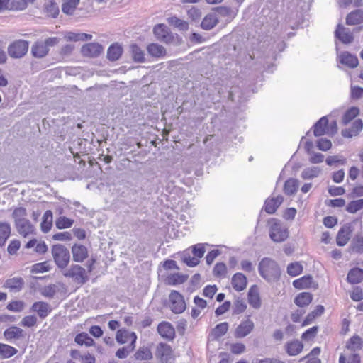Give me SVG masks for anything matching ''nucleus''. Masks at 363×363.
<instances>
[{
	"mask_svg": "<svg viewBox=\"0 0 363 363\" xmlns=\"http://www.w3.org/2000/svg\"><path fill=\"white\" fill-rule=\"evenodd\" d=\"M26 216L27 211L23 207L15 208L12 213L16 228L18 233L24 238L35 233V228L34 225L26 218Z\"/></svg>",
	"mask_w": 363,
	"mask_h": 363,
	"instance_id": "obj_1",
	"label": "nucleus"
},
{
	"mask_svg": "<svg viewBox=\"0 0 363 363\" xmlns=\"http://www.w3.org/2000/svg\"><path fill=\"white\" fill-rule=\"evenodd\" d=\"M259 273L267 281H274L280 276L277 263L268 257L263 258L259 264Z\"/></svg>",
	"mask_w": 363,
	"mask_h": 363,
	"instance_id": "obj_2",
	"label": "nucleus"
},
{
	"mask_svg": "<svg viewBox=\"0 0 363 363\" xmlns=\"http://www.w3.org/2000/svg\"><path fill=\"white\" fill-rule=\"evenodd\" d=\"M59 42L60 39L57 37H50L44 40H37L31 47V54L35 58H43L48 54L50 48L55 46Z\"/></svg>",
	"mask_w": 363,
	"mask_h": 363,
	"instance_id": "obj_3",
	"label": "nucleus"
},
{
	"mask_svg": "<svg viewBox=\"0 0 363 363\" xmlns=\"http://www.w3.org/2000/svg\"><path fill=\"white\" fill-rule=\"evenodd\" d=\"M51 253L57 267L65 270L70 260L69 250L61 244H55L52 247Z\"/></svg>",
	"mask_w": 363,
	"mask_h": 363,
	"instance_id": "obj_4",
	"label": "nucleus"
},
{
	"mask_svg": "<svg viewBox=\"0 0 363 363\" xmlns=\"http://www.w3.org/2000/svg\"><path fill=\"white\" fill-rule=\"evenodd\" d=\"M269 225V237L274 242H282L289 237L288 229L277 218H271Z\"/></svg>",
	"mask_w": 363,
	"mask_h": 363,
	"instance_id": "obj_5",
	"label": "nucleus"
},
{
	"mask_svg": "<svg viewBox=\"0 0 363 363\" xmlns=\"http://www.w3.org/2000/svg\"><path fill=\"white\" fill-rule=\"evenodd\" d=\"M62 274L81 285L86 283L89 279L86 270L79 264H72L68 269L62 271Z\"/></svg>",
	"mask_w": 363,
	"mask_h": 363,
	"instance_id": "obj_6",
	"label": "nucleus"
},
{
	"mask_svg": "<svg viewBox=\"0 0 363 363\" xmlns=\"http://www.w3.org/2000/svg\"><path fill=\"white\" fill-rule=\"evenodd\" d=\"M29 43L26 40H16L8 46L7 51L11 58L19 59L25 56L28 50Z\"/></svg>",
	"mask_w": 363,
	"mask_h": 363,
	"instance_id": "obj_7",
	"label": "nucleus"
},
{
	"mask_svg": "<svg viewBox=\"0 0 363 363\" xmlns=\"http://www.w3.org/2000/svg\"><path fill=\"white\" fill-rule=\"evenodd\" d=\"M313 134L315 137L322 136L325 134L334 135L336 133L337 128L336 122H334V130H329L328 120L326 116L322 117L313 125Z\"/></svg>",
	"mask_w": 363,
	"mask_h": 363,
	"instance_id": "obj_8",
	"label": "nucleus"
},
{
	"mask_svg": "<svg viewBox=\"0 0 363 363\" xmlns=\"http://www.w3.org/2000/svg\"><path fill=\"white\" fill-rule=\"evenodd\" d=\"M254 328L255 323L248 316L237 326L234 332V337L238 339L244 338L250 334Z\"/></svg>",
	"mask_w": 363,
	"mask_h": 363,
	"instance_id": "obj_9",
	"label": "nucleus"
},
{
	"mask_svg": "<svg viewBox=\"0 0 363 363\" xmlns=\"http://www.w3.org/2000/svg\"><path fill=\"white\" fill-rule=\"evenodd\" d=\"M170 308L174 313H181L186 308L184 297L177 291H172L169 294Z\"/></svg>",
	"mask_w": 363,
	"mask_h": 363,
	"instance_id": "obj_10",
	"label": "nucleus"
},
{
	"mask_svg": "<svg viewBox=\"0 0 363 363\" xmlns=\"http://www.w3.org/2000/svg\"><path fill=\"white\" fill-rule=\"evenodd\" d=\"M153 33L156 38L165 43H171L174 40V35L168 27L163 24H157L153 28Z\"/></svg>",
	"mask_w": 363,
	"mask_h": 363,
	"instance_id": "obj_11",
	"label": "nucleus"
},
{
	"mask_svg": "<svg viewBox=\"0 0 363 363\" xmlns=\"http://www.w3.org/2000/svg\"><path fill=\"white\" fill-rule=\"evenodd\" d=\"M156 356L162 363H169L172 359V350L171 346L166 343H160L157 347Z\"/></svg>",
	"mask_w": 363,
	"mask_h": 363,
	"instance_id": "obj_12",
	"label": "nucleus"
},
{
	"mask_svg": "<svg viewBox=\"0 0 363 363\" xmlns=\"http://www.w3.org/2000/svg\"><path fill=\"white\" fill-rule=\"evenodd\" d=\"M103 51V47L97 43H90L82 46V54L85 57H94L99 56Z\"/></svg>",
	"mask_w": 363,
	"mask_h": 363,
	"instance_id": "obj_13",
	"label": "nucleus"
},
{
	"mask_svg": "<svg viewBox=\"0 0 363 363\" xmlns=\"http://www.w3.org/2000/svg\"><path fill=\"white\" fill-rule=\"evenodd\" d=\"M116 340L120 344L130 342V345H135L137 335L134 332L127 330H118L116 333Z\"/></svg>",
	"mask_w": 363,
	"mask_h": 363,
	"instance_id": "obj_14",
	"label": "nucleus"
},
{
	"mask_svg": "<svg viewBox=\"0 0 363 363\" xmlns=\"http://www.w3.org/2000/svg\"><path fill=\"white\" fill-rule=\"evenodd\" d=\"M247 301L250 306L255 309H259L261 307L262 302L259 291L256 285H253L250 288L247 293Z\"/></svg>",
	"mask_w": 363,
	"mask_h": 363,
	"instance_id": "obj_15",
	"label": "nucleus"
},
{
	"mask_svg": "<svg viewBox=\"0 0 363 363\" xmlns=\"http://www.w3.org/2000/svg\"><path fill=\"white\" fill-rule=\"evenodd\" d=\"M30 310L37 313L41 319L45 318L52 311L50 306L44 301L35 302L32 305Z\"/></svg>",
	"mask_w": 363,
	"mask_h": 363,
	"instance_id": "obj_16",
	"label": "nucleus"
},
{
	"mask_svg": "<svg viewBox=\"0 0 363 363\" xmlns=\"http://www.w3.org/2000/svg\"><path fill=\"white\" fill-rule=\"evenodd\" d=\"M24 280L21 277H14L6 280L4 287L11 292L20 291L24 286Z\"/></svg>",
	"mask_w": 363,
	"mask_h": 363,
	"instance_id": "obj_17",
	"label": "nucleus"
},
{
	"mask_svg": "<svg viewBox=\"0 0 363 363\" xmlns=\"http://www.w3.org/2000/svg\"><path fill=\"white\" fill-rule=\"evenodd\" d=\"M283 201L284 197L281 195L276 197L268 198L264 202V211L269 214H273Z\"/></svg>",
	"mask_w": 363,
	"mask_h": 363,
	"instance_id": "obj_18",
	"label": "nucleus"
},
{
	"mask_svg": "<svg viewBox=\"0 0 363 363\" xmlns=\"http://www.w3.org/2000/svg\"><path fill=\"white\" fill-rule=\"evenodd\" d=\"M335 37L342 43L349 44L353 41V33L348 29L338 24L335 30Z\"/></svg>",
	"mask_w": 363,
	"mask_h": 363,
	"instance_id": "obj_19",
	"label": "nucleus"
},
{
	"mask_svg": "<svg viewBox=\"0 0 363 363\" xmlns=\"http://www.w3.org/2000/svg\"><path fill=\"white\" fill-rule=\"evenodd\" d=\"M159 334L164 338L172 340L175 335L174 327L168 322H162L157 326Z\"/></svg>",
	"mask_w": 363,
	"mask_h": 363,
	"instance_id": "obj_20",
	"label": "nucleus"
},
{
	"mask_svg": "<svg viewBox=\"0 0 363 363\" xmlns=\"http://www.w3.org/2000/svg\"><path fill=\"white\" fill-rule=\"evenodd\" d=\"M340 63L348 67L355 68L359 64L358 58L348 52H343L338 55Z\"/></svg>",
	"mask_w": 363,
	"mask_h": 363,
	"instance_id": "obj_21",
	"label": "nucleus"
},
{
	"mask_svg": "<svg viewBox=\"0 0 363 363\" xmlns=\"http://www.w3.org/2000/svg\"><path fill=\"white\" fill-rule=\"evenodd\" d=\"M73 260L76 262H82L88 257V251L82 245H74L72 247Z\"/></svg>",
	"mask_w": 363,
	"mask_h": 363,
	"instance_id": "obj_22",
	"label": "nucleus"
},
{
	"mask_svg": "<svg viewBox=\"0 0 363 363\" xmlns=\"http://www.w3.org/2000/svg\"><path fill=\"white\" fill-rule=\"evenodd\" d=\"M363 128V123L361 119H357L353 123L350 128L342 130V135L344 138H352L359 134Z\"/></svg>",
	"mask_w": 363,
	"mask_h": 363,
	"instance_id": "obj_23",
	"label": "nucleus"
},
{
	"mask_svg": "<svg viewBox=\"0 0 363 363\" xmlns=\"http://www.w3.org/2000/svg\"><path fill=\"white\" fill-rule=\"evenodd\" d=\"M352 233L351 227L349 225L343 226L337 233L336 242L338 246H345L350 239Z\"/></svg>",
	"mask_w": 363,
	"mask_h": 363,
	"instance_id": "obj_24",
	"label": "nucleus"
},
{
	"mask_svg": "<svg viewBox=\"0 0 363 363\" xmlns=\"http://www.w3.org/2000/svg\"><path fill=\"white\" fill-rule=\"evenodd\" d=\"M303 348V343L298 340L287 342L285 345L286 353L290 356H296L300 354Z\"/></svg>",
	"mask_w": 363,
	"mask_h": 363,
	"instance_id": "obj_25",
	"label": "nucleus"
},
{
	"mask_svg": "<svg viewBox=\"0 0 363 363\" xmlns=\"http://www.w3.org/2000/svg\"><path fill=\"white\" fill-rule=\"evenodd\" d=\"M247 277L242 273H235L231 279L233 289L237 291L244 290L247 286Z\"/></svg>",
	"mask_w": 363,
	"mask_h": 363,
	"instance_id": "obj_26",
	"label": "nucleus"
},
{
	"mask_svg": "<svg viewBox=\"0 0 363 363\" xmlns=\"http://www.w3.org/2000/svg\"><path fill=\"white\" fill-rule=\"evenodd\" d=\"M4 335L6 340L12 342L13 340H18L24 336L23 330L16 326H11L7 328Z\"/></svg>",
	"mask_w": 363,
	"mask_h": 363,
	"instance_id": "obj_27",
	"label": "nucleus"
},
{
	"mask_svg": "<svg viewBox=\"0 0 363 363\" xmlns=\"http://www.w3.org/2000/svg\"><path fill=\"white\" fill-rule=\"evenodd\" d=\"M218 23V18L215 13H210L207 14L203 19L201 23L202 29L209 30L213 29Z\"/></svg>",
	"mask_w": 363,
	"mask_h": 363,
	"instance_id": "obj_28",
	"label": "nucleus"
},
{
	"mask_svg": "<svg viewBox=\"0 0 363 363\" xmlns=\"http://www.w3.org/2000/svg\"><path fill=\"white\" fill-rule=\"evenodd\" d=\"M363 22V9H357L350 12L346 18V23L353 26L358 25Z\"/></svg>",
	"mask_w": 363,
	"mask_h": 363,
	"instance_id": "obj_29",
	"label": "nucleus"
},
{
	"mask_svg": "<svg viewBox=\"0 0 363 363\" xmlns=\"http://www.w3.org/2000/svg\"><path fill=\"white\" fill-rule=\"evenodd\" d=\"M148 54L153 57H162L166 55V49L157 43H150L147 46Z\"/></svg>",
	"mask_w": 363,
	"mask_h": 363,
	"instance_id": "obj_30",
	"label": "nucleus"
},
{
	"mask_svg": "<svg viewBox=\"0 0 363 363\" xmlns=\"http://www.w3.org/2000/svg\"><path fill=\"white\" fill-rule=\"evenodd\" d=\"M52 225V212L50 210H47L42 218V222L40 223L41 230L46 233L49 232Z\"/></svg>",
	"mask_w": 363,
	"mask_h": 363,
	"instance_id": "obj_31",
	"label": "nucleus"
},
{
	"mask_svg": "<svg viewBox=\"0 0 363 363\" xmlns=\"http://www.w3.org/2000/svg\"><path fill=\"white\" fill-rule=\"evenodd\" d=\"M298 188V181L296 179L290 178L287 179L284 185V192L288 196L294 195Z\"/></svg>",
	"mask_w": 363,
	"mask_h": 363,
	"instance_id": "obj_32",
	"label": "nucleus"
},
{
	"mask_svg": "<svg viewBox=\"0 0 363 363\" xmlns=\"http://www.w3.org/2000/svg\"><path fill=\"white\" fill-rule=\"evenodd\" d=\"M347 279L351 284H358L363 280V269L353 268L348 272Z\"/></svg>",
	"mask_w": 363,
	"mask_h": 363,
	"instance_id": "obj_33",
	"label": "nucleus"
},
{
	"mask_svg": "<svg viewBox=\"0 0 363 363\" xmlns=\"http://www.w3.org/2000/svg\"><path fill=\"white\" fill-rule=\"evenodd\" d=\"M123 52V48L118 44L111 45L107 51V57L111 61H116L119 59Z\"/></svg>",
	"mask_w": 363,
	"mask_h": 363,
	"instance_id": "obj_34",
	"label": "nucleus"
},
{
	"mask_svg": "<svg viewBox=\"0 0 363 363\" xmlns=\"http://www.w3.org/2000/svg\"><path fill=\"white\" fill-rule=\"evenodd\" d=\"M11 235V225L6 222L0 223V247L5 245Z\"/></svg>",
	"mask_w": 363,
	"mask_h": 363,
	"instance_id": "obj_35",
	"label": "nucleus"
},
{
	"mask_svg": "<svg viewBox=\"0 0 363 363\" xmlns=\"http://www.w3.org/2000/svg\"><path fill=\"white\" fill-rule=\"evenodd\" d=\"M321 172V169L318 167H310L305 168L301 174V177L303 179H313L319 176Z\"/></svg>",
	"mask_w": 363,
	"mask_h": 363,
	"instance_id": "obj_36",
	"label": "nucleus"
},
{
	"mask_svg": "<svg viewBox=\"0 0 363 363\" xmlns=\"http://www.w3.org/2000/svg\"><path fill=\"white\" fill-rule=\"evenodd\" d=\"M18 352L17 349L6 344L0 343V358L9 359Z\"/></svg>",
	"mask_w": 363,
	"mask_h": 363,
	"instance_id": "obj_37",
	"label": "nucleus"
},
{
	"mask_svg": "<svg viewBox=\"0 0 363 363\" xmlns=\"http://www.w3.org/2000/svg\"><path fill=\"white\" fill-rule=\"evenodd\" d=\"M313 297L310 293L302 292L299 294L294 299V303L299 307H304L309 305L312 301Z\"/></svg>",
	"mask_w": 363,
	"mask_h": 363,
	"instance_id": "obj_38",
	"label": "nucleus"
},
{
	"mask_svg": "<svg viewBox=\"0 0 363 363\" xmlns=\"http://www.w3.org/2000/svg\"><path fill=\"white\" fill-rule=\"evenodd\" d=\"M134 357L137 360H150L153 355L150 349L147 347H140L135 353Z\"/></svg>",
	"mask_w": 363,
	"mask_h": 363,
	"instance_id": "obj_39",
	"label": "nucleus"
},
{
	"mask_svg": "<svg viewBox=\"0 0 363 363\" xmlns=\"http://www.w3.org/2000/svg\"><path fill=\"white\" fill-rule=\"evenodd\" d=\"M313 277L310 275L303 276L293 281V286L296 289H302L309 288L312 284Z\"/></svg>",
	"mask_w": 363,
	"mask_h": 363,
	"instance_id": "obj_40",
	"label": "nucleus"
},
{
	"mask_svg": "<svg viewBox=\"0 0 363 363\" xmlns=\"http://www.w3.org/2000/svg\"><path fill=\"white\" fill-rule=\"evenodd\" d=\"M228 330V323L223 322L218 324L211 331V335L213 339H218L223 336Z\"/></svg>",
	"mask_w": 363,
	"mask_h": 363,
	"instance_id": "obj_41",
	"label": "nucleus"
},
{
	"mask_svg": "<svg viewBox=\"0 0 363 363\" xmlns=\"http://www.w3.org/2000/svg\"><path fill=\"white\" fill-rule=\"evenodd\" d=\"M74 341L79 345H84L86 347H90L94 345V340L86 333L77 334L74 338Z\"/></svg>",
	"mask_w": 363,
	"mask_h": 363,
	"instance_id": "obj_42",
	"label": "nucleus"
},
{
	"mask_svg": "<svg viewBox=\"0 0 363 363\" xmlns=\"http://www.w3.org/2000/svg\"><path fill=\"white\" fill-rule=\"evenodd\" d=\"M130 52L132 54L133 59L135 62H145V52L144 51L136 44H133L130 45Z\"/></svg>",
	"mask_w": 363,
	"mask_h": 363,
	"instance_id": "obj_43",
	"label": "nucleus"
},
{
	"mask_svg": "<svg viewBox=\"0 0 363 363\" xmlns=\"http://www.w3.org/2000/svg\"><path fill=\"white\" fill-rule=\"evenodd\" d=\"M79 2V0H63L62 4V12L67 15H72L75 11Z\"/></svg>",
	"mask_w": 363,
	"mask_h": 363,
	"instance_id": "obj_44",
	"label": "nucleus"
},
{
	"mask_svg": "<svg viewBox=\"0 0 363 363\" xmlns=\"http://www.w3.org/2000/svg\"><path fill=\"white\" fill-rule=\"evenodd\" d=\"M362 339L359 336L354 335L349 340L346 347L347 350L354 352L362 349Z\"/></svg>",
	"mask_w": 363,
	"mask_h": 363,
	"instance_id": "obj_45",
	"label": "nucleus"
},
{
	"mask_svg": "<svg viewBox=\"0 0 363 363\" xmlns=\"http://www.w3.org/2000/svg\"><path fill=\"white\" fill-rule=\"evenodd\" d=\"M168 23L179 28L180 30H187L189 28V24L186 21L182 20L177 16H172L168 18Z\"/></svg>",
	"mask_w": 363,
	"mask_h": 363,
	"instance_id": "obj_46",
	"label": "nucleus"
},
{
	"mask_svg": "<svg viewBox=\"0 0 363 363\" xmlns=\"http://www.w3.org/2000/svg\"><path fill=\"white\" fill-rule=\"evenodd\" d=\"M74 223L72 219L68 218L65 216H60L55 220V225L58 229H65L72 227Z\"/></svg>",
	"mask_w": 363,
	"mask_h": 363,
	"instance_id": "obj_47",
	"label": "nucleus"
},
{
	"mask_svg": "<svg viewBox=\"0 0 363 363\" xmlns=\"http://www.w3.org/2000/svg\"><path fill=\"white\" fill-rule=\"evenodd\" d=\"M359 114V109L357 107H352L348 109L342 116V123L345 125L349 123Z\"/></svg>",
	"mask_w": 363,
	"mask_h": 363,
	"instance_id": "obj_48",
	"label": "nucleus"
},
{
	"mask_svg": "<svg viewBox=\"0 0 363 363\" xmlns=\"http://www.w3.org/2000/svg\"><path fill=\"white\" fill-rule=\"evenodd\" d=\"M363 208V199L355 200L350 202L346 211L350 213H355Z\"/></svg>",
	"mask_w": 363,
	"mask_h": 363,
	"instance_id": "obj_49",
	"label": "nucleus"
},
{
	"mask_svg": "<svg viewBox=\"0 0 363 363\" xmlns=\"http://www.w3.org/2000/svg\"><path fill=\"white\" fill-rule=\"evenodd\" d=\"M182 261L189 267H193L199 264V259L194 257H191L189 252L185 251L182 255Z\"/></svg>",
	"mask_w": 363,
	"mask_h": 363,
	"instance_id": "obj_50",
	"label": "nucleus"
},
{
	"mask_svg": "<svg viewBox=\"0 0 363 363\" xmlns=\"http://www.w3.org/2000/svg\"><path fill=\"white\" fill-rule=\"evenodd\" d=\"M302 271L303 267L298 262L291 263L287 267V273L292 277L298 276Z\"/></svg>",
	"mask_w": 363,
	"mask_h": 363,
	"instance_id": "obj_51",
	"label": "nucleus"
},
{
	"mask_svg": "<svg viewBox=\"0 0 363 363\" xmlns=\"http://www.w3.org/2000/svg\"><path fill=\"white\" fill-rule=\"evenodd\" d=\"M45 12L48 16L56 18L59 14V8L56 3L50 2L45 6Z\"/></svg>",
	"mask_w": 363,
	"mask_h": 363,
	"instance_id": "obj_52",
	"label": "nucleus"
},
{
	"mask_svg": "<svg viewBox=\"0 0 363 363\" xmlns=\"http://www.w3.org/2000/svg\"><path fill=\"white\" fill-rule=\"evenodd\" d=\"M247 308V304L242 299H237L233 306V313L234 314H240Z\"/></svg>",
	"mask_w": 363,
	"mask_h": 363,
	"instance_id": "obj_53",
	"label": "nucleus"
},
{
	"mask_svg": "<svg viewBox=\"0 0 363 363\" xmlns=\"http://www.w3.org/2000/svg\"><path fill=\"white\" fill-rule=\"evenodd\" d=\"M50 267L48 262L36 263L32 266L31 272L33 273H43L48 272Z\"/></svg>",
	"mask_w": 363,
	"mask_h": 363,
	"instance_id": "obj_54",
	"label": "nucleus"
},
{
	"mask_svg": "<svg viewBox=\"0 0 363 363\" xmlns=\"http://www.w3.org/2000/svg\"><path fill=\"white\" fill-rule=\"evenodd\" d=\"M57 293V286L55 284H50L45 286L42 291L41 294L46 298H52Z\"/></svg>",
	"mask_w": 363,
	"mask_h": 363,
	"instance_id": "obj_55",
	"label": "nucleus"
},
{
	"mask_svg": "<svg viewBox=\"0 0 363 363\" xmlns=\"http://www.w3.org/2000/svg\"><path fill=\"white\" fill-rule=\"evenodd\" d=\"M135 345H129L118 349L116 352V356L119 359H124L134 350Z\"/></svg>",
	"mask_w": 363,
	"mask_h": 363,
	"instance_id": "obj_56",
	"label": "nucleus"
},
{
	"mask_svg": "<svg viewBox=\"0 0 363 363\" xmlns=\"http://www.w3.org/2000/svg\"><path fill=\"white\" fill-rule=\"evenodd\" d=\"M352 247L353 251L356 252H363V237L359 235L356 236L352 240Z\"/></svg>",
	"mask_w": 363,
	"mask_h": 363,
	"instance_id": "obj_57",
	"label": "nucleus"
},
{
	"mask_svg": "<svg viewBox=\"0 0 363 363\" xmlns=\"http://www.w3.org/2000/svg\"><path fill=\"white\" fill-rule=\"evenodd\" d=\"M167 281L170 285H176L184 282L185 278L184 276L177 273L168 276Z\"/></svg>",
	"mask_w": 363,
	"mask_h": 363,
	"instance_id": "obj_58",
	"label": "nucleus"
},
{
	"mask_svg": "<svg viewBox=\"0 0 363 363\" xmlns=\"http://www.w3.org/2000/svg\"><path fill=\"white\" fill-rule=\"evenodd\" d=\"M24 303L21 301H16L7 305V309L13 312H20L23 309Z\"/></svg>",
	"mask_w": 363,
	"mask_h": 363,
	"instance_id": "obj_59",
	"label": "nucleus"
},
{
	"mask_svg": "<svg viewBox=\"0 0 363 363\" xmlns=\"http://www.w3.org/2000/svg\"><path fill=\"white\" fill-rule=\"evenodd\" d=\"M187 14L193 21H198L201 16V11L199 9L192 6L188 10Z\"/></svg>",
	"mask_w": 363,
	"mask_h": 363,
	"instance_id": "obj_60",
	"label": "nucleus"
},
{
	"mask_svg": "<svg viewBox=\"0 0 363 363\" xmlns=\"http://www.w3.org/2000/svg\"><path fill=\"white\" fill-rule=\"evenodd\" d=\"M227 272V267L224 263H217L213 268V274L216 277L224 276Z\"/></svg>",
	"mask_w": 363,
	"mask_h": 363,
	"instance_id": "obj_61",
	"label": "nucleus"
},
{
	"mask_svg": "<svg viewBox=\"0 0 363 363\" xmlns=\"http://www.w3.org/2000/svg\"><path fill=\"white\" fill-rule=\"evenodd\" d=\"M331 141L326 138H320L317 141V147L320 150L327 151L331 148Z\"/></svg>",
	"mask_w": 363,
	"mask_h": 363,
	"instance_id": "obj_62",
	"label": "nucleus"
},
{
	"mask_svg": "<svg viewBox=\"0 0 363 363\" xmlns=\"http://www.w3.org/2000/svg\"><path fill=\"white\" fill-rule=\"evenodd\" d=\"M205 253V247L203 244H197L192 247V254L194 257L199 259L201 258Z\"/></svg>",
	"mask_w": 363,
	"mask_h": 363,
	"instance_id": "obj_63",
	"label": "nucleus"
},
{
	"mask_svg": "<svg viewBox=\"0 0 363 363\" xmlns=\"http://www.w3.org/2000/svg\"><path fill=\"white\" fill-rule=\"evenodd\" d=\"M21 246V242L18 240H13L10 242L7 251L9 254L13 255L16 253V252L19 250Z\"/></svg>",
	"mask_w": 363,
	"mask_h": 363,
	"instance_id": "obj_64",
	"label": "nucleus"
}]
</instances>
